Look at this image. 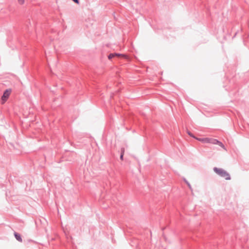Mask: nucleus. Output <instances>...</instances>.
<instances>
[{"instance_id": "1", "label": "nucleus", "mask_w": 249, "mask_h": 249, "mask_svg": "<svg viewBox=\"0 0 249 249\" xmlns=\"http://www.w3.org/2000/svg\"><path fill=\"white\" fill-rule=\"evenodd\" d=\"M213 171L219 176L224 178L226 180H230L231 177L230 174L222 168H218L217 167L213 168Z\"/></svg>"}, {"instance_id": "12", "label": "nucleus", "mask_w": 249, "mask_h": 249, "mask_svg": "<svg viewBox=\"0 0 249 249\" xmlns=\"http://www.w3.org/2000/svg\"><path fill=\"white\" fill-rule=\"evenodd\" d=\"M194 138H195V139L198 140V138H195V137Z\"/></svg>"}, {"instance_id": "8", "label": "nucleus", "mask_w": 249, "mask_h": 249, "mask_svg": "<svg viewBox=\"0 0 249 249\" xmlns=\"http://www.w3.org/2000/svg\"><path fill=\"white\" fill-rule=\"evenodd\" d=\"M187 133L191 137L195 138V136L193 135V134L191 132L188 131Z\"/></svg>"}, {"instance_id": "3", "label": "nucleus", "mask_w": 249, "mask_h": 249, "mask_svg": "<svg viewBox=\"0 0 249 249\" xmlns=\"http://www.w3.org/2000/svg\"><path fill=\"white\" fill-rule=\"evenodd\" d=\"M211 142L212 143L215 144H218V145H219L220 146H221L223 148L224 147V145L222 143V142H221L220 141H218V140H217L216 139H213L212 140V141Z\"/></svg>"}, {"instance_id": "2", "label": "nucleus", "mask_w": 249, "mask_h": 249, "mask_svg": "<svg viewBox=\"0 0 249 249\" xmlns=\"http://www.w3.org/2000/svg\"><path fill=\"white\" fill-rule=\"evenodd\" d=\"M11 92V89H6L2 97H1V101H2V104H3L8 99V98L9 97V95Z\"/></svg>"}, {"instance_id": "7", "label": "nucleus", "mask_w": 249, "mask_h": 249, "mask_svg": "<svg viewBox=\"0 0 249 249\" xmlns=\"http://www.w3.org/2000/svg\"><path fill=\"white\" fill-rule=\"evenodd\" d=\"M114 57V55L113 53H110L108 55V58L109 59H112V58H113Z\"/></svg>"}, {"instance_id": "5", "label": "nucleus", "mask_w": 249, "mask_h": 249, "mask_svg": "<svg viewBox=\"0 0 249 249\" xmlns=\"http://www.w3.org/2000/svg\"><path fill=\"white\" fill-rule=\"evenodd\" d=\"M124 152V148H121V155H120V159L122 160H123Z\"/></svg>"}, {"instance_id": "10", "label": "nucleus", "mask_w": 249, "mask_h": 249, "mask_svg": "<svg viewBox=\"0 0 249 249\" xmlns=\"http://www.w3.org/2000/svg\"><path fill=\"white\" fill-rule=\"evenodd\" d=\"M72 0L76 4L79 3V0Z\"/></svg>"}, {"instance_id": "11", "label": "nucleus", "mask_w": 249, "mask_h": 249, "mask_svg": "<svg viewBox=\"0 0 249 249\" xmlns=\"http://www.w3.org/2000/svg\"><path fill=\"white\" fill-rule=\"evenodd\" d=\"M113 54L114 55V56H120V55H122V54L117 53H113Z\"/></svg>"}, {"instance_id": "4", "label": "nucleus", "mask_w": 249, "mask_h": 249, "mask_svg": "<svg viewBox=\"0 0 249 249\" xmlns=\"http://www.w3.org/2000/svg\"><path fill=\"white\" fill-rule=\"evenodd\" d=\"M14 236L16 238V239L19 242H22V238L20 235V234H19L18 233V232H14Z\"/></svg>"}, {"instance_id": "6", "label": "nucleus", "mask_w": 249, "mask_h": 249, "mask_svg": "<svg viewBox=\"0 0 249 249\" xmlns=\"http://www.w3.org/2000/svg\"><path fill=\"white\" fill-rule=\"evenodd\" d=\"M184 180L185 181V182L187 184V185H188V186L189 187V189L190 190H192V187H191V184H190V183L186 179H184Z\"/></svg>"}, {"instance_id": "9", "label": "nucleus", "mask_w": 249, "mask_h": 249, "mask_svg": "<svg viewBox=\"0 0 249 249\" xmlns=\"http://www.w3.org/2000/svg\"><path fill=\"white\" fill-rule=\"evenodd\" d=\"M25 0H18V2L20 4H23Z\"/></svg>"}, {"instance_id": "13", "label": "nucleus", "mask_w": 249, "mask_h": 249, "mask_svg": "<svg viewBox=\"0 0 249 249\" xmlns=\"http://www.w3.org/2000/svg\"><path fill=\"white\" fill-rule=\"evenodd\" d=\"M194 138H195V139L198 140V138H195V137Z\"/></svg>"}]
</instances>
